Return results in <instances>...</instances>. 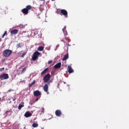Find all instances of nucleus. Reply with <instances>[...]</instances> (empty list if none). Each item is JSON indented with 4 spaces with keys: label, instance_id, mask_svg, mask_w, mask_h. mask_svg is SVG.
Wrapping results in <instances>:
<instances>
[{
    "label": "nucleus",
    "instance_id": "1",
    "mask_svg": "<svg viewBox=\"0 0 129 129\" xmlns=\"http://www.w3.org/2000/svg\"><path fill=\"white\" fill-rule=\"evenodd\" d=\"M12 53H13V51L10 49H5L3 51V55L5 58H8L12 55Z\"/></svg>",
    "mask_w": 129,
    "mask_h": 129
},
{
    "label": "nucleus",
    "instance_id": "3",
    "mask_svg": "<svg viewBox=\"0 0 129 129\" xmlns=\"http://www.w3.org/2000/svg\"><path fill=\"white\" fill-rule=\"evenodd\" d=\"M42 56V54L40 52H39L38 51H35L34 53H33V56H32V60L33 61H36V60H37L38 59V57H39V56Z\"/></svg>",
    "mask_w": 129,
    "mask_h": 129
},
{
    "label": "nucleus",
    "instance_id": "26",
    "mask_svg": "<svg viewBox=\"0 0 129 129\" xmlns=\"http://www.w3.org/2000/svg\"><path fill=\"white\" fill-rule=\"evenodd\" d=\"M53 61L52 60H49L48 61V64H52Z\"/></svg>",
    "mask_w": 129,
    "mask_h": 129
},
{
    "label": "nucleus",
    "instance_id": "28",
    "mask_svg": "<svg viewBox=\"0 0 129 129\" xmlns=\"http://www.w3.org/2000/svg\"><path fill=\"white\" fill-rule=\"evenodd\" d=\"M5 70V68H2L0 69V71H4Z\"/></svg>",
    "mask_w": 129,
    "mask_h": 129
},
{
    "label": "nucleus",
    "instance_id": "6",
    "mask_svg": "<svg viewBox=\"0 0 129 129\" xmlns=\"http://www.w3.org/2000/svg\"><path fill=\"white\" fill-rule=\"evenodd\" d=\"M60 15H63V16H64V17L68 18V12H67V11L64 9L61 10Z\"/></svg>",
    "mask_w": 129,
    "mask_h": 129
},
{
    "label": "nucleus",
    "instance_id": "9",
    "mask_svg": "<svg viewBox=\"0 0 129 129\" xmlns=\"http://www.w3.org/2000/svg\"><path fill=\"white\" fill-rule=\"evenodd\" d=\"M19 32L18 29H13L11 31V35H17Z\"/></svg>",
    "mask_w": 129,
    "mask_h": 129
},
{
    "label": "nucleus",
    "instance_id": "21",
    "mask_svg": "<svg viewBox=\"0 0 129 129\" xmlns=\"http://www.w3.org/2000/svg\"><path fill=\"white\" fill-rule=\"evenodd\" d=\"M36 83V81L34 80L31 83L29 84V87H32Z\"/></svg>",
    "mask_w": 129,
    "mask_h": 129
},
{
    "label": "nucleus",
    "instance_id": "23",
    "mask_svg": "<svg viewBox=\"0 0 129 129\" xmlns=\"http://www.w3.org/2000/svg\"><path fill=\"white\" fill-rule=\"evenodd\" d=\"M16 47L17 48H22V45L21 44V43H19L17 45Z\"/></svg>",
    "mask_w": 129,
    "mask_h": 129
},
{
    "label": "nucleus",
    "instance_id": "8",
    "mask_svg": "<svg viewBox=\"0 0 129 129\" xmlns=\"http://www.w3.org/2000/svg\"><path fill=\"white\" fill-rule=\"evenodd\" d=\"M55 115L56 116L60 117L61 115H62V112H61V110H56L55 111Z\"/></svg>",
    "mask_w": 129,
    "mask_h": 129
},
{
    "label": "nucleus",
    "instance_id": "19",
    "mask_svg": "<svg viewBox=\"0 0 129 129\" xmlns=\"http://www.w3.org/2000/svg\"><path fill=\"white\" fill-rule=\"evenodd\" d=\"M37 50L38 51H43V50H44V47L43 46H39L38 48H37Z\"/></svg>",
    "mask_w": 129,
    "mask_h": 129
},
{
    "label": "nucleus",
    "instance_id": "15",
    "mask_svg": "<svg viewBox=\"0 0 129 129\" xmlns=\"http://www.w3.org/2000/svg\"><path fill=\"white\" fill-rule=\"evenodd\" d=\"M69 58V54L68 53L66 55H65L62 59L63 61H65L67 60Z\"/></svg>",
    "mask_w": 129,
    "mask_h": 129
},
{
    "label": "nucleus",
    "instance_id": "12",
    "mask_svg": "<svg viewBox=\"0 0 129 129\" xmlns=\"http://www.w3.org/2000/svg\"><path fill=\"white\" fill-rule=\"evenodd\" d=\"M24 116L25 117H30V116H32V114L31 113H30V112L27 111L25 113Z\"/></svg>",
    "mask_w": 129,
    "mask_h": 129
},
{
    "label": "nucleus",
    "instance_id": "24",
    "mask_svg": "<svg viewBox=\"0 0 129 129\" xmlns=\"http://www.w3.org/2000/svg\"><path fill=\"white\" fill-rule=\"evenodd\" d=\"M45 109L44 108V107H42L40 109V111L41 112V113H44Z\"/></svg>",
    "mask_w": 129,
    "mask_h": 129
},
{
    "label": "nucleus",
    "instance_id": "2",
    "mask_svg": "<svg viewBox=\"0 0 129 129\" xmlns=\"http://www.w3.org/2000/svg\"><path fill=\"white\" fill-rule=\"evenodd\" d=\"M32 9V6L30 5H28L26 6V8H24L21 10L22 13L24 15H28L29 14V11Z\"/></svg>",
    "mask_w": 129,
    "mask_h": 129
},
{
    "label": "nucleus",
    "instance_id": "11",
    "mask_svg": "<svg viewBox=\"0 0 129 129\" xmlns=\"http://www.w3.org/2000/svg\"><path fill=\"white\" fill-rule=\"evenodd\" d=\"M68 72L69 73H73V72H74V70H73V69H72V67H71V66H69L68 67Z\"/></svg>",
    "mask_w": 129,
    "mask_h": 129
},
{
    "label": "nucleus",
    "instance_id": "14",
    "mask_svg": "<svg viewBox=\"0 0 129 129\" xmlns=\"http://www.w3.org/2000/svg\"><path fill=\"white\" fill-rule=\"evenodd\" d=\"M24 104V102H23L21 103V104H20L19 105L18 109H19V110L22 109V107H24V106H25V105Z\"/></svg>",
    "mask_w": 129,
    "mask_h": 129
},
{
    "label": "nucleus",
    "instance_id": "29",
    "mask_svg": "<svg viewBox=\"0 0 129 129\" xmlns=\"http://www.w3.org/2000/svg\"><path fill=\"white\" fill-rule=\"evenodd\" d=\"M11 91H12V90H9L8 91V92H11Z\"/></svg>",
    "mask_w": 129,
    "mask_h": 129
},
{
    "label": "nucleus",
    "instance_id": "31",
    "mask_svg": "<svg viewBox=\"0 0 129 129\" xmlns=\"http://www.w3.org/2000/svg\"><path fill=\"white\" fill-rule=\"evenodd\" d=\"M0 42H2V38H0Z\"/></svg>",
    "mask_w": 129,
    "mask_h": 129
},
{
    "label": "nucleus",
    "instance_id": "20",
    "mask_svg": "<svg viewBox=\"0 0 129 129\" xmlns=\"http://www.w3.org/2000/svg\"><path fill=\"white\" fill-rule=\"evenodd\" d=\"M27 71V67H25L23 69V70L21 71V74H23L26 72Z\"/></svg>",
    "mask_w": 129,
    "mask_h": 129
},
{
    "label": "nucleus",
    "instance_id": "5",
    "mask_svg": "<svg viewBox=\"0 0 129 129\" xmlns=\"http://www.w3.org/2000/svg\"><path fill=\"white\" fill-rule=\"evenodd\" d=\"M0 79H1V80L9 79V75L8 74H3L1 75L0 76Z\"/></svg>",
    "mask_w": 129,
    "mask_h": 129
},
{
    "label": "nucleus",
    "instance_id": "16",
    "mask_svg": "<svg viewBox=\"0 0 129 129\" xmlns=\"http://www.w3.org/2000/svg\"><path fill=\"white\" fill-rule=\"evenodd\" d=\"M62 31L63 32L64 35H67V31H66V26H64V28L62 29Z\"/></svg>",
    "mask_w": 129,
    "mask_h": 129
},
{
    "label": "nucleus",
    "instance_id": "17",
    "mask_svg": "<svg viewBox=\"0 0 129 129\" xmlns=\"http://www.w3.org/2000/svg\"><path fill=\"white\" fill-rule=\"evenodd\" d=\"M47 71H48V68L44 69V70L41 73V75H44V74H46V73H47Z\"/></svg>",
    "mask_w": 129,
    "mask_h": 129
},
{
    "label": "nucleus",
    "instance_id": "25",
    "mask_svg": "<svg viewBox=\"0 0 129 129\" xmlns=\"http://www.w3.org/2000/svg\"><path fill=\"white\" fill-rule=\"evenodd\" d=\"M26 54H27V52H24L22 55H21V57L22 58H24V57H25V55H26Z\"/></svg>",
    "mask_w": 129,
    "mask_h": 129
},
{
    "label": "nucleus",
    "instance_id": "27",
    "mask_svg": "<svg viewBox=\"0 0 129 129\" xmlns=\"http://www.w3.org/2000/svg\"><path fill=\"white\" fill-rule=\"evenodd\" d=\"M9 112H11V110H8L5 112V114H8Z\"/></svg>",
    "mask_w": 129,
    "mask_h": 129
},
{
    "label": "nucleus",
    "instance_id": "10",
    "mask_svg": "<svg viewBox=\"0 0 129 129\" xmlns=\"http://www.w3.org/2000/svg\"><path fill=\"white\" fill-rule=\"evenodd\" d=\"M48 89H49V87L47 84H45L43 86V90L45 91V92H48Z\"/></svg>",
    "mask_w": 129,
    "mask_h": 129
},
{
    "label": "nucleus",
    "instance_id": "4",
    "mask_svg": "<svg viewBox=\"0 0 129 129\" xmlns=\"http://www.w3.org/2000/svg\"><path fill=\"white\" fill-rule=\"evenodd\" d=\"M50 77L51 76H50V74H46L43 79L44 83H47V82L50 80Z\"/></svg>",
    "mask_w": 129,
    "mask_h": 129
},
{
    "label": "nucleus",
    "instance_id": "32",
    "mask_svg": "<svg viewBox=\"0 0 129 129\" xmlns=\"http://www.w3.org/2000/svg\"><path fill=\"white\" fill-rule=\"evenodd\" d=\"M2 99V98H0V101H1V100Z\"/></svg>",
    "mask_w": 129,
    "mask_h": 129
},
{
    "label": "nucleus",
    "instance_id": "7",
    "mask_svg": "<svg viewBox=\"0 0 129 129\" xmlns=\"http://www.w3.org/2000/svg\"><path fill=\"white\" fill-rule=\"evenodd\" d=\"M33 95L36 97L40 96L41 95V92L39 90H36L33 92Z\"/></svg>",
    "mask_w": 129,
    "mask_h": 129
},
{
    "label": "nucleus",
    "instance_id": "22",
    "mask_svg": "<svg viewBox=\"0 0 129 129\" xmlns=\"http://www.w3.org/2000/svg\"><path fill=\"white\" fill-rule=\"evenodd\" d=\"M7 33V31H5L4 34L2 36V38H5V36H8V34Z\"/></svg>",
    "mask_w": 129,
    "mask_h": 129
},
{
    "label": "nucleus",
    "instance_id": "18",
    "mask_svg": "<svg viewBox=\"0 0 129 129\" xmlns=\"http://www.w3.org/2000/svg\"><path fill=\"white\" fill-rule=\"evenodd\" d=\"M33 127H38L39 126V124L38 123H33L32 124Z\"/></svg>",
    "mask_w": 129,
    "mask_h": 129
},
{
    "label": "nucleus",
    "instance_id": "13",
    "mask_svg": "<svg viewBox=\"0 0 129 129\" xmlns=\"http://www.w3.org/2000/svg\"><path fill=\"white\" fill-rule=\"evenodd\" d=\"M61 67V62H58L55 65H54V68H55V69H58V68H60Z\"/></svg>",
    "mask_w": 129,
    "mask_h": 129
},
{
    "label": "nucleus",
    "instance_id": "30",
    "mask_svg": "<svg viewBox=\"0 0 129 129\" xmlns=\"http://www.w3.org/2000/svg\"><path fill=\"white\" fill-rule=\"evenodd\" d=\"M38 100H39V99L36 98V101H38Z\"/></svg>",
    "mask_w": 129,
    "mask_h": 129
}]
</instances>
